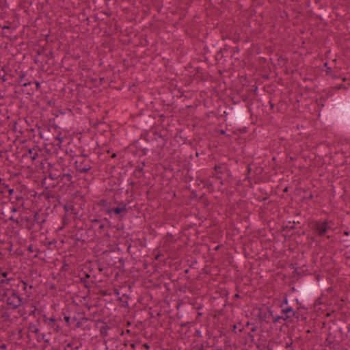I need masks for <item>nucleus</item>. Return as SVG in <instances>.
I'll use <instances>...</instances> for the list:
<instances>
[{"label":"nucleus","instance_id":"1","mask_svg":"<svg viewBox=\"0 0 350 350\" xmlns=\"http://www.w3.org/2000/svg\"><path fill=\"white\" fill-rule=\"evenodd\" d=\"M312 229L315 233L319 236L322 237L327 234L328 230L332 228L331 221H316L313 226Z\"/></svg>","mask_w":350,"mask_h":350},{"label":"nucleus","instance_id":"2","mask_svg":"<svg viewBox=\"0 0 350 350\" xmlns=\"http://www.w3.org/2000/svg\"><path fill=\"white\" fill-rule=\"evenodd\" d=\"M104 208L106 213L111 217H113V214L116 215H120L122 213L126 211V206L124 204H122L121 206L116 208H111L108 205H105Z\"/></svg>","mask_w":350,"mask_h":350},{"label":"nucleus","instance_id":"3","mask_svg":"<svg viewBox=\"0 0 350 350\" xmlns=\"http://www.w3.org/2000/svg\"><path fill=\"white\" fill-rule=\"evenodd\" d=\"M8 304L14 307H17L21 305V299L16 295H13L12 297L8 299Z\"/></svg>","mask_w":350,"mask_h":350},{"label":"nucleus","instance_id":"4","mask_svg":"<svg viewBox=\"0 0 350 350\" xmlns=\"http://www.w3.org/2000/svg\"><path fill=\"white\" fill-rule=\"evenodd\" d=\"M12 279L11 278H0V286L4 287L5 285H10V282Z\"/></svg>","mask_w":350,"mask_h":350},{"label":"nucleus","instance_id":"5","mask_svg":"<svg viewBox=\"0 0 350 350\" xmlns=\"http://www.w3.org/2000/svg\"><path fill=\"white\" fill-rule=\"evenodd\" d=\"M64 208L67 212L73 211V207L71 205H66L65 206Z\"/></svg>","mask_w":350,"mask_h":350},{"label":"nucleus","instance_id":"6","mask_svg":"<svg viewBox=\"0 0 350 350\" xmlns=\"http://www.w3.org/2000/svg\"><path fill=\"white\" fill-rule=\"evenodd\" d=\"M8 273L7 272H1L0 271V278H7Z\"/></svg>","mask_w":350,"mask_h":350},{"label":"nucleus","instance_id":"7","mask_svg":"<svg viewBox=\"0 0 350 350\" xmlns=\"http://www.w3.org/2000/svg\"><path fill=\"white\" fill-rule=\"evenodd\" d=\"M286 313L291 312L292 310L291 308H287L286 310H283Z\"/></svg>","mask_w":350,"mask_h":350},{"label":"nucleus","instance_id":"8","mask_svg":"<svg viewBox=\"0 0 350 350\" xmlns=\"http://www.w3.org/2000/svg\"><path fill=\"white\" fill-rule=\"evenodd\" d=\"M65 321L68 323L70 321V318L68 317H64Z\"/></svg>","mask_w":350,"mask_h":350},{"label":"nucleus","instance_id":"9","mask_svg":"<svg viewBox=\"0 0 350 350\" xmlns=\"http://www.w3.org/2000/svg\"><path fill=\"white\" fill-rule=\"evenodd\" d=\"M54 321H55V320H54L53 318L50 319V321H51V322H54Z\"/></svg>","mask_w":350,"mask_h":350}]
</instances>
